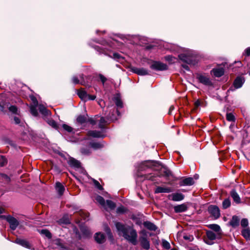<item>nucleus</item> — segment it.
<instances>
[{
  "label": "nucleus",
  "instance_id": "nucleus-59",
  "mask_svg": "<svg viewBox=\"0 0 250 250\" xmlns=\"http://www.w3.org/2000/svg\"><path fill=\"white\" fill-rule=\"evenodd\" d=\"M31 100L33 102V103L34 104L33 105H38V101H37V99H36V98H35L34 97H32Z\"/></svg>",
  "mask_w": 250,
  "mask_h": 250
},
{
  "label": "nucleus",
  "instance_id": "nucleus-35",
  "mask_svg": "<svg viewBox=\"0 0 250 250\" xmlns=\"http://www.w3.org/2000/svg\"><path fill=\"white\" fill-rule=\"evenodd\" d=\"M86 117L84 115H80L77 118V122L81 124L85 123L86 121Z\"/></svg>",
  "mask_w": 250,
  "mask_h": 250
},
{
  "label": "nucleus",
  "instance_id": "nucleus-50",
  "mask_svg": "<svg viewBox=\"0 0 250 250\" xmlns=\"http://www.w3.org/2000/svg\"><path fill=\"white\" fill-rule=\"evenodd\" d=\"M107 120H108L109 121H114L116 120L117 119L113 114H112L111 116H110V115L108 116L107 117Z\"/></svg>",
  "mask_w": 250,
  "mask_h": 250
},
{
  "label": "nucleus",
  "instance_id": "nucleus-33",
  "mask_svg": "<svg viewBox=\"0 0 250 250\" xmlns=\"http://www.w3.org/2000/svg\"><path fill=\"white\" fill-rule=\"evenodd\" d=\"M107 122V121H106L104 117H101L99 124V128L102 129H104V126Z\"/></svg>",
  "mask_w": 250,
  "mask_h": 250
},
{
  "label": "nucleus",
  "instance_id": "nucleus-47",
  "mask_svg": "<svg viewBox=\"0 0 250 250\" xmlns=\"http://www.w3.org/2000/svg\"><path fill=\"white\" fill-rule=\"evenodd\" d=\"M9 110L10 112L13 113H16L17 111V108L15 105H10L9 107Z\"/></svg>",
  "mask_w": 250,
  "mask_h": 250
},
{
  "label": "nucleus",
  "instance_id": "nucleus-48",
  "mask_svg": "<svg viewBox=\"0 0 250 250\" xmlns=\"http://www.w3.org/2000/svg\"><path fill=\"white\" fill-rule=\"evenodd\" d=\"M165 58L166 61L170 62H174V59H175V58L170 55L165 56Z\"/></svg>",
  "mask_w": 250,
  "mask_h": 250
},
{
  "label": "nucleus",
  "instance_id": "nucleus-3",
  "mask_svg": "<svg viewBox=\"0 0 250 250\" xmlns=\"http://www.w3.org/2000/svg\"><path fill=\"white\" fill-rule=\"evenodd\" d=\"M77 94L79 97L84 101L94 100L96 98V96L90 95L87 94V93L82 88L78 91Z\"/></svg>",
  "mask_w": 250,
  "mask_h": 250
},
{
  "label": "nucleus",
  "instance_id": "nucleus-30",
  "mask_svg": "<svg viewBox=\"0 0 250 250\" xmlns=\"http://www.w3.org/2000/svg\"><path fill=\"white\" fill-rule=\"evenodd\" d=\"M91 147L95 149L101 148L104 146V145L99 142H92L90 143Z\"/></svg>",
  "mask_w": 250,
  "mask_h": 250
},
{
  "label": "nucleus",
  "instance_id": "nucleus-5",
  "mask_svg": "<svg viewBox=\"0 0 250 250\" xmlns=\"http://www.w3.org/2000/svg\"><path fill=\"white\" fill-rule=\"evenodd\" d=\"M150 68L157 71H163L167 69V64L160 62H154L150 65Z\"/></svg>",
  "mask_w": 250,
  "mask_h": 250
},
{
  "label": "nucleus",
  "instance_id": "nucleus-20",
  "mask_svg": "<svg viewBox=\"0 0 250 250\" xmlns=\"http://www.w3.org/2000/svg\"><path fill=\"white\" fill-rule=\"evenodd\" d=\"M56 189L58 192V193L60 195L62 196L65 190L64 187L60 182H57L56 183V186H55Z\"/></svg>",
  "mask_w": 250,
  "mask_h": 250
},
{
  "label": "nucleus",
  "instance_id": "nucleus-55",
  "mask_svg": "<svg viewBox=\"0 0 250 250\" xmlns=\"http://www.w3.org/2000/svg\"><path fill=\"white\" fill-rule=\"evenodd\" d=\"M72 81L74 84H77L79 83L78 78L76 76L73 77Z\"/></svg>",
  "mask_w": 250,
  "mask_h": 250
},
{
  "label": "nucleus",
  "instance_id": "nucleus-6",
  "mask_svg": "<svg viewBox=\"0 0 250 250\" xmlns=\"http://www.w3.org/2000/svg\"><path fill=\"white\" fill-rule=\"evenodd\" d=\"M208 211L214 218H218L220 216V209L215 205H210L208 207Z\"/></svg>",
  "mask_w": 250,
  "mask_h": 250
},
{
  "label": "nucleus",
  "instance_id": "nucleus-11",
  "mask_svg": "<svg viewBox=\"0 0 250 250\" xmlns=\"http://www.w3.org/2000/svg\"><path fill=\"white\" fill-rule=\"evenodd\" d=\"M87 135L88 136H91L94 138H104V137L103 129L101 131H89L87 133Z\"/></svg>",
  "mask_w": 250,
  "mask_h": 250
},
{
  "label": "nucleus",
  "instance_id": "nucleus-29",
  "mask_svg": "<svg viewBox=\"0 0 250 250\" xmlns=\"http://www.w3.org/2000/svg\"><path fill=\"white\" fill-rule=\"evenodd\" d=\"M39 109L40 112L44 115H47L49 113V111L42 104L39 105Z\"/></svg>",
  "mask_w": 250,
  "mask_h": 250
},
{
  "label": "nucleus",
  "instance_id": "nucleus-31",
  "mask_svg": "<svg viewBox=\"0 0 250 250\" xmlns=\"http://www.w3.org/2000/svg\"><path fill=\"white\" fill-rule=\"evenodd\" d=\"M95 200L103 207H105V202L103 197L98 195L96 196Z\"/></svg>",
  "mask_w": 250,
  "mask_h": 250
},
{
  "label": "nucleus",
  "instance_id": "nucleus-44",
  "mask_svg": "<svg viewBox=\"0 0 250 250\" xmlns=\"http://www.w3.org/2000/svg\"><path fill=\"white\" fill-rule=\"evenodd\" d=\"M62 128L68 132H71L73 130V128L67 125H62Z\"/></svg>",
  "mask_w": 250,
  "mask_h": 250
},
{
  "label": "nucleus",
  "instance_id": "nucleus-25",
  "mask_svg": "<svg viewBox=\"0 0 250 250\" xmlns=\"http://www.w3.org/2000/svg\"><path fill=\"white\" fill-rule=\"evenodd\" d=\"M95 240L99 243H102L104 241V236L100 232L96 233L95 236Z\"/></svg>",
  "mask_w": 250,
  "mask_h": 250
},
{
  "label": "nucleus",
  "instance_id": "nucleus-1",
  "mask_svg": "<svg viewBox=\"0 0 250 250\" xmlns=\"http://www.w3.org/2000/svg\"><path fill=\"white\" fill-rule=\"evenodd\" d=\"M115 225L119 234L122 235L125 239L132 244H137V234L133 228L129 226H125L119 222L116 223Z\"/></svg>",
  "mask_w": 250,
  "mask_h": 250
},
{
  "label": "nucleus",
  "instance_id": "nucleus-15",
  "mask_svg": "<svg viewBox=\"0 0 250 250\" xmlns=\"http://www.w3.org/2000/svg\"><path fill=\"white\" fill-rule=\"evenodd\" d=\"M187 209V206L185 204L177 205L174 207V211L176 213L184 212L186 211Z\"/></svg>",
  "mask_w": 250,
  "mask_h": 250
},
{
  "label": "nucleus",
  "instance_id": "nucleus-57",
  "mask_svg": "<svg viewBox=\"0 0 250 250\" xmlns=\"http://www.w3.org/2000/svg\"><path fill=\"white\" fill-rule=\"evenodd\" d=\"M100 80L102 82L103 84L106 81V78L105 77H104L103 75H100Z\"/></svg>",
  "mask_w": 250,
  "mask_h": 250
},
{
  "label": "nucleus",
  "instance_id": "nucleus-45",
  "mask_svg": "<svg viewBox=\"0 0 250 250\" xmlns=\"http://www.w3.org/2000/svg\"><path fill=\"white\" fill-rule=\"evenodd\" d=\"M183 238L185 240H188V241H192L194 238L193 236L191 235H184L183 236Z\"/></svg>",
  "mask_w": 250,
  "mask_h": 250
},
{
  "label": "nucleus",
  "instance_id": "nucleus-37",
  "mask_svg": "<svg viewBox=\"0 0 250 250\" xmlns=\"http://www.w3.org/2000/svg\"><path fill=\"white\" fill-rule=\"evenodd\" d=\"M37 105H31L30 106V112L34 116H37L38 114L37 110L36 109Z\"/></svg>",
  "mask_w": 250,
  "mask_h": 250
},
{
  "label": "nucleus",
  "instance_id": "nucleus-58",
  "mask_svg": "<svg viewBox=\"0 0 250 250\" xmlns=\"http://www.w3.org/2000/svg\"><path fill=\"white\" fill-rule=\"evenodd\" d=\"M146 164H149L150 165L152 166H156L157 165V162L155 161H147L146 162Z\"/></svg>",
  "mask_w": 250,
  "mask_h": 250
},
{
  "label": "nucleus",
  "instance_id": "nucleus-54",
  "mask_svg": "<svg viewBox=\"0 0 250 250\" xmlns=\"http://www.w3.org/2000/svg\"><path fill=\"white\" fill-rule=\"evenodd\" d=\"M88 122H89L90 123V124H91L92 125H94L96 124V120L92 118H89L88 119Z\"/></svg>",
  "mask_w": 250,
  "mask_h": 250
},
{
  "label": "nucleus",
  "instance_id": "nucleus-16",
  "mask_svg": "<svg viewBox=\"0 0 250 250\" xmlns=\"http://www.w3.org/2000/svg\"><path fill=\"white\" fill-rule=\"evenodd\" d=\"M15 243L23 247H25L26 248H28V249L30 248V244L26 240L17 238L15 241Z\"/></svg>",
  "mask_w": 250,
  "mask_h": 250
},
{
  "label": "nucleus",
  "instance_id": "nucleus-60",
  "mask_svg": "<svg viewBox=\"0 0 250 250\" xmlns=\"http://www.w3.org/2000/svg\"><path fill=\"white\" fill-rule=\"evenodd\" d=\"M1 177L3 179H5L6 181H7V182H9L10 181V178L7 175H6L5 174H2Z\"/></svg>",
  "mask_w": 250,
  "mask_h": 250
},
{
  "label": "nucleus",
  "instance_id": "nucleus-43",
  "mask_svg": "<svg viewBox=\"0 0 250 250\" xmlns=\"http://www.w3.org/2000/svg\"><path fill=\"white\" fill-rule=\"evenodd\" d=\"M7 163L6 158L3 156H0V166H4Z\"/></svg>",
  "mask_w": 250,
  "mask_h": 250
},
{
  "label": "nucleus",
  "instance_id": "nucleus-10",
  "mask_svg": "<svg viewBox=\"0 0 250 250\" xmlns=\"http://www.w3.org/2000/svg\"><path fill=\"white\" fill-rule=\"evenodd\" d=\"M207 236L208 239L205 240V242L208 245H212L213 244L212 241L216 238L217 235L213 231L208 230L207 231Z\"/></svg>",
  "mask_w": 250,
  "mask_h": 250
},
{
  "label": "nucleus",
  "instance_id": "nucleus-12",
  "mask_svg": "<svg viewBox=\"0 0 250 250\" xmlns=\"http://www.w3.org/2000/svg\"><path fill=\"white\" fill-rule=\"evenodd\" d=\"M194 181L193 179L191 177H188L184 179L182 181L180 182V185L181 186H191L193 185Z\"/></svg>",
  "mask_w": 250,
  "mask_h": 250
},
{
  "label": "nucleus",
  "instance_id": "nucleus-21",
  "mask_svg": "<svg viewBox=\"0 0 250 250\" xmlns=\"http://www.w3.org/2000/svg\"><path fill=\"white\" fill-rule=\"evenodd\" d=\"M171 199L174 201H180L184 199V195L180 193H174L171 194Z\"/></svg>",
  "mask_w": 250,
  "mask_h": 250
},
{
  "label": "nucleus",
  "instance_id": "nucleus-63",
  "mask_svg": "<svg viewBox=\"0 0 250 250\" xmlns=\"http://www.w3.org/2000/svg\"><path fill=\"white\" fill-rule=\"evenodd\" d=\"M81 152L82 153L84 154H88L89 153V150L85 151L84 149H82Z\"/></svg>",
  "mask_w": 250,
  "mask_h": 250
},
{
  "label": "nucleus",
  "instance_id": "nucleus-7",
  "mask_svg": "<svg viewBox=\"0 0 250 250\" xmlns=\"http://www.w3.org/2000/svg\"><path fill=\"white\" fill-rule=\"evenodd\" d=\"M179 59L188 64H192L194 56L192 54H181L179 55Z\"/></svg>",
  "mask_w": 250,
  "mask_h": 250
},
{
  "label": "nucleus",
  "instance_id": "nucleus-9",
  "mask_svg": "<svg viewBox=\"0 0 250 250\" xmlns=\"http://www.w3.org/2000/svg\"><path fill=\"white\" fill-rule=\"evenodd\" d=\"M197 78L200 83H203L204 85L208 86L212 85V82L210 79L205 75L199 74L198 75Z\"/></svg>",
  "mask_w": 250,
  "mask_h": 250
},
{
  "label": "nucleus",
  "instance_id": "nucleus-52",
  "mask_svg": "<svg viewBox=\"0 0 250 250\" xmlns=\"http://www.w3.org/2000/svg\"><path fill=\"white\" fill-rule=\"evenodd\" d=\"M155 177L154 176H152L151 175H147L145 176V178L146 179L149 180L154 182L155 181L154 179Z\"/></svg>",
  "mask_w": 250,
  "mask_h": 250
},
{
  "label": "nucleus",
  "instance_id": "nucleus-24",
  "mask_svg": "<svg viewBox=\"0 0 250 250\" xmlns=\"http://www.w3.org/2000/svg\"><path fill=\"white\" fill-rule=\"evenodd\" d=\"M209 228L215 231L217 235H220L221 234V230L220 226L217 224H210L209 225Z\"/></svg>",
  "mask_w": 250,
  "mask_h": 250
},
{
  "label": "nucleus",
  "instance_id": "nucleus-19",
  "mask_svg": "<svg viewBox=\"0 0 250 250\" xmlns=\"http://www.w3.org/2000/svg\"><path fill=\"white\" fill-rule=\"evenodd\" d=\"M212 72L215 77H220L224 75V69L223 67L214 68L212 69Z\"/></svg>",
  "mask_w": 250,
  "mask_h": 250
},
{
  "label": "nucleus",
  "instance_id": "nucleus-32",
  "mask_svg": "<svg viewBox=\"0 0 250 250\" xmlns=\"http://www.w3.org/2000/svg\"><path fill=\"white\" fill-rule=\"evenodd\" d=\"M230 200L229 198L225 199L222 203V207L224 209H226L229 208L230 206Z\"/></svg>",
  "mask_w": 250,
  "mask_h": 250
},
{
  "label": "nucleus",
  "instance_id": "nucleus-18",
  "mask_svg": "<svg viewBox=\"0 0 250 250\" xmlns=\"http://www.w3.org/2000/svg\"><path fill=\"white\" fill-rule=\"evenodd\" d=\"M68 163L71 167L75 168H79L81 167L80 162L79 161L73 158H70L69 159Z\"/></svg>",
  "mask_w": 250,
  "mask_h": 250
},
{
  "label": "nucleus",
  "instance_id": "nucleus-27",
  "mask_svg": "<svg viewBox=\"0 0 250 250\" xmlns=\"http://www.w3.org/2000/svg\"><path fill=\"white\" fill-rule=\"evenodd\" d=\"M114 101L118 108L123 107V103L119 96L117 95L114 98Z\"/></svg>",
  "mask_w": 250,
  "mask_h": 250
},
{
  "label": "nucleus",
  "instance_id": "nucleus-39",
  "mask_svg": "<svg viewBox=\"0 0 250 250\" xmlns=\"http://www.w3.org/2000/svg\"><path fill=\"white\" fill-rule=\"evenodd\" d=\"M105 205L111 209H114L115 208V203L111 200H107Z\"/></svg>",
  "mask_w": 250,
  "mask_h": 250
},
{
  "label": "nucleus",
  "instance_id": "nucleus-34",
  "mask_svg": "<svg viewBox=\"0 0 250 250\" xmlns=\"http://www.w3.org/2000/svg\"><path fill=\"white\" fill-rule=\"evenodd\" d=\"M242 235L247 239H250V231L248 229H244L242 231Z\"/></svg>",
  "mask_w": 250,
  "mask_h": 250
},
{
  "label": "nucleus",
  "instance_id": "nucleus-51",
  "mask_svg": "<svg viewBox=\"0 0 250 250\" xmlns=\"http://www.w3.org/2000/svg\"><path fill=\"white\" fill-rule=\"evenodd\" d=\"M94 48L95 50H96L98 52H99V54L101 53H105V51L101 48L99 46H95L94 47Z\"/></svg>",
  "mask_w": 250,
  "mask_h": 250
},
{
  "label": "nucleus",
  "instance_id": "nucleus-49",
  "mask_svg": "<svg viewBox=\"0 0 250 250\" xmlns=\"http://www.w3.org/2000/svg\"><path fill=\"white\" fill-rule=\"evenodd\" d=\"M111 57L113 58V59H114L115 60H120L122 58L121 56H120V55L117 53H114L113 54L112 56H111Z\"/></svg>",
  "mask_w": 250,
  "mask_h": 250
},
{
  "label": "nucleus",
  "instance_id": "nucleus-8",
  "mask_svg": "<svg viewBox=\"0 0 250 250\" xmlns=\"http://www.w3.org/2000/svg\"><path fill=\"white\" fill-rule=\"evenodd\" d=\"M179 59L188 64H192L194 56L192 54H181L179 55Z\"/></svg>",
  "mask_w": 250,
  "mask_h": 250
},
{
  "label": "nucleus",
  "instance_id": "nucleus-17",
  "mask_svg": "<svg viewBox=\"0 0 250 250\" xmlns=\"http://www.w3.org/2000/svg\"><path fill=\"white\" fill-rule=\"evenodd\" d=\"M140 241L142 247L148 250L150 247L149 242L145 237H141L140 238Z\"/></svg>",
  "mask_w": 250,
  "mask_h": 250
},
{
  "label": "nucleus",
  "instance_id": "nucleus-22",
  "mask_svg": "<svg viewBox=\"0 0 250 250\" xmlns=\"http://www.w3.org/2000/svg\"><path fill=\"white\" fill-rule=\"evenodd\" d=\"M230 195L233 201L237 204L240 203V198L235 190L232 189L230 192Z\"/></svg>",
  "mask_w": 250,
  "mask_h": 250
},
{
  "label": "nucleus",
  "instance_id": "nucleus-23",
  "mask_svg": "<svg viewBox=\"0 0 250 250\" xmlns=\"http://www.w3.org/2000/svg\"><path fill=\"white\" fill-rule=\"evenodd\" d=\"M133 71L135 73L140 75H146L148 74V72L147 70L145 68H135L133 69Z\"/></svg>",
  "mask_w": 250,
  "mask_h": 250
},
{
  "label": "nucleus",
  "instance_id": "nucleus-64",
  "mask_svg": "<svg viewBox=\"0 0 250 250\" xmlns=\"http://www.w3.org/2000/svg\"><path fill=\"white\" fill-rule=\"evenodd\" d=\"M165 173L166 176H169L171 174L170 171H169V170H166L165 171Z\"/></svg>",
  "mask_w": 250,
  "mask_h": 250
},
{
  "label": "nucleus",
  "instance_id": "nucleus-40",
  "mask_svg": "<svg viewBox=\"0 0 250 250\" xmlns=\"http://www.w3.org/2000/svg\"><path fill=\"white\" fill-rule=\"evenodd\" d=\"M240 224L242 227L245 228L248 226L249 221L247 219L243 218L241 220Z\"/></svg>",
  "mask_w": 250,
  "mask_h": 250
},
{
  "label": "nucleus",
  "instance_id": "nucleus-56",
  "mask_svg": "<svg viewBox=\"0 0 250 250\" xmlns=\"http://www.w3.org/2000/svg\"><path fill=\"white\" fill-rule=\"evenodd\" d=\"M125 208L123 207H119L117 209V211L118 213H123V212H125Z\"/></svg>",
  "mask_w": 250,
  "mask_h": 250
},
{
  "label": "nucleus",
  "instance_id": "nucleus-13",
  "mask_svg": "<svg viewBox=\"0 0 250 250\" xmlns=\"http://www.w3.org/2000/svg\"><path fill=\"white\" fill-rule=\"evenodd\" d=\"M172 191V190L170 188L157 187L155 190V193H169Z\"/></svg>",
  "mask_w": 250,
  "mask_h": 250
},
{
  "label": "nucleus",
  "instance_id": "nucleus-4",
  "mask_svg": "<svg viewBox=\"0 0 250 250\" xmlns=\"http://www.w3.org/2000/svg\"><path fill=\"white\" fill-rule=\"evenodd\" d=\"M244 79L243 77H237L234 80L233 86L230 87L228 91H234L236 89L240 88L244 83Z\"/></svg>",
  "mask_w": 250,
  "mask_h": 250
},
{
  "label": "nucleus",
  "instance_id": "nucleus-61",
  "mask_svg": "<svg viewBox=\"0 0 250 250\" xmlns=\"http://www.w3.org/2000/svg\"><path fill=\"white\" fill-rule=\"evenodd\" d=\"M14 120L15 121V123L16 124H19L20 123V119L17 117H15L14 118Z\"/></svg>",
  "mask_w": 250,
  "mask_h": 250
},
{
  "label": "nucleus",
  "instance_id": "nucleus-62",
  "mask_svg": "<svg viewBox=\"0 0 250 250\" xmlns=\"http://www.w3.org/2000/svg\"><path fill=\"white\" fill-rule=\"evenodd\" d=\"M245 53L247 56H249L250 55V47H248L245 51Z\"/></svg>",
  "mask_w": 250,
  "mask_h": 250
},
{
  "label": "nucleus",
  "instance_id": "nucleus-26",
  "mask_svg": "<svg viewBox=\"0 0 250 250\" xmlns=\"http://www.w3.org/2000/svg\"><path fill=\"white\" fill-rule=\"evenodd\" d=\"M144 226L150 230H155L157 229L156 226L153 223L149 221H146L144 223Z\"/></svg>",
  "mask_w": 250,
  "mask_h": 250
},
{
  "label": "nucleus",
  "instance_id": "nucleus-28",
  "mask_svg": "<svg viewBox=\"0 0 250 250\" xmlns=\"http://www.w3.org/2000/svg\"><path fill=\"white\" fill-rule=\"evenodd\" d=\"M58 223L60 224H68L70 222L68 216L67 215H64L58 221Z\"/></svg>",
  "mask_w": 250,
  "mask_h": 250
},
{
  "label": "nucleus",
  "instance_id": "nucleus-2",
  "mask_svg": "<svg viewBox=\"0 0 250 250\" xmlns=\"http://www.w3.org/2000/svg\"><path fill=\"white\" fill-rule=\"evenodd\" d=\"M0 218L6 220L10 225V229L14 230L19 225L18 220L11 215H0Z\"/></svg>",
  "mask_w": 250,
  "mask_h": 250
},
{
  "label": "nucleus",
  "instance_id": "nucleus-42",
  "mask_svg": "<svg viewBox=\"0 0 250 250\" xmlns=\"http://www.w3.org/2000/svg\"><path fill=\"white\" fill-rule=\"evenodd\" d=\"M48 124L55 129H58V126L56 122L53 120H49L48 121Z\"/></svg>",
  "mask_w": 250,
  "mask_h": 250
},
{
  "label": "nucleus",
  "instance_id": "nucleus-14",
  "mask_svg": "<svg viewBox=\"0 0 250 250\" xmlns=\"http://www.w3.org/2000/svg\"><path fill=\"white\" fill-rule=\"evenodd\" d=\"M240 218L236 215L232 216V219L229 222V225L233 228H236L239 225Z\"/></svg>",
  "mask_w": 250,
  "mask_h": 250
},
{
  "label": "nucleus",
  "instance_id": "nucleus-46",
  "mask_svg": "<svg viewBox=\"0 0 250 250\" xmlns=\"http://www.w3.org/2000/svg\"><path fill=\"white\" fill-rule=\"evenodd\" d=\"M93 183H94V184L95 185V186L99 189L100 190H102L103 189V187H102V186L100 185V184L99 183V182L98 181H97V180H93Z\"/></svg>",
  "mask_w": 250,
  "mask_h": 250
},
{
  "label": "nucleus",
  "instance_id": "nucleus-53",
  "mask_svg": "<svg viewBox=\"0 0 250 250\" xmlns=\"http://www.w3.org/2000/svg\"><path fill=\"white\" fill-rule=\"evenodd\" d=\"M105 231H106L109 237H111L112 234L111 232L110 229L107 226L105 227Z\"/></svg>",
  "mask_w": 250,
  "mask_h": 250
},
{
  "label": "nucleus",
  "instance_id": "nucleus-38",
  "mask_svg": "<svg viewBox=\"0 0 250 250\" xmlns=\"http://www.w3.org/2000/svg\"><path fill=\"white\" fill-rule=\"evenodd\" d=\"M226 118L229 122H234L235 121V117L232 113H227Z\"/></svg>",
  "mask_w": 250,
  "mask_h": 250
},
{
  "label": "nucleus",
  "instance_id": "nucleus-36",
  "mask_svg": "<svg viewBox=\"0 0 250 250\" xmlns=\"http://www.w3.org/2000/svg\"><path fill=\"white\" fill-rule=\"evenodd\" d=\"M39 232L41 234L44 235L48 238H51L52 237L51 233L47 229H42Z\"/></svg>",
  "mask_w": 250,
  "mask_h": 250
},
{
  "label": "nucleus",
  "instance_id": "nucleus-41",
  "mask_svg": "<svg viewBox=\"0 0 250 250\" xmlns=\"http://www.w3.org/2000/svg\"><path fill=\"white\" fill-rule=\"evenodd\" d=\"M162 246L164 248L167 250H168L170 248V244L165 240H163L162 241Z\"/></svg>",
  "mask_w": 250,
  "mask_h": 250
}]
</instances>
